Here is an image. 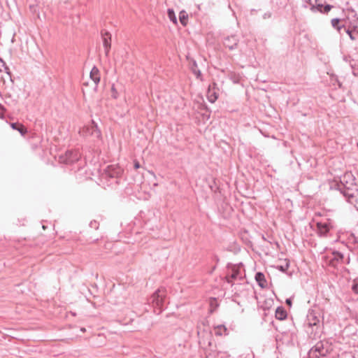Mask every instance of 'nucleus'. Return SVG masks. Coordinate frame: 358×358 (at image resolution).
<instances>
[{"label": "nucleus", "mask_w": 358, "mask_h": 358, "mask_svg": "<svg viewBox=\"0 0 358 358\" xmlns=\"http://www.w3.org/2000/svg\"><path fill=\"white\" fill-rule=\"evenodd\" d=\"M139 167H140L139 162H134V168H135V169H138Z\"/></svg>", "instance_id": "31"}, {"label": "nucleus", "mask_w": 358, "mask_h": 358, "mask_svg": "<svg viewBox=\"0 0 358 358\" xmlns=\"http://www.w3.org/2000/svg\"><path fill=\"white\" fill-rule=\"evenodd\" d=\"M80 331H85V328H81V329H80Z\"/></svg>", "instance_id": "33"}, {"label": "nucleus", "mask_w": 358, "mask_h": 358, "mask_svg": "<svg viewBox=\"0 0 358 358\" xmlns=\"http://www.w3.org/2000/svg\"><path fill=\"white\" fill-rule=\"evenodd\" d=\"M338 23H339V19L338 18H334L331 20V25L337 29L338 31H341L342 29H343V26L342 27H339L338 26Z\"/></svg>", "instance_id": "23"}, {"label": "nucleus", "mask_w": 358, "mask_h": 358, "mask_svg": "<svg viewBox=\"0 0 358 358\" xmlns=\"http://www.w3.org/2000/svg\"><path fill=\"white\" fill-rule=\"evenodd\" d=\"M166 296V290L163 288L158 289L149 299V303L152 304L155 309H157L158 313H160L164 303Z\"/></svg>", "instance_id": "1"}, {"label": "nucleus", "mask_w": 358, "mask_h": 358, "mask_svg": "<svg viewBox=\"0 0 358 358\" xmlns=\"http://www.w3.org/2000/svg\"><path fill=\"white\" fill-rule=\"evenodd\" d=\"M331 7H332V6H330V5H326V6H324V10H323V12H324V13H328L329 11H330V10H331ZM321 11L322 12V10H321Z\"/></svg>", "instance_id": "28"}, {"label": "nucleus", "mask_w": 358, "mask_h": 358, "mask_svg": "<svg viewBox=\"0 0 358 358\" xmlns=\"http://www.w3.org/2000/svg\"><path fill=\"white\" fill-rule=\"evenodd\" d=\"M207 98H208V100L210 102V103H214L215 102V101L218 98V94L217 93L215 92V89L213 88H211V87L210 86L209 88H208V92H207Z\"/></svg>", "instance_id": "14"}, {"label": "nucleus", "mask_w": 358, "mask_h": 358, "mask_svg": "<svg viewBox=\"0 0 358 358\" xmlns=\"http://www.w3.org/2000/svg\"><path fill=\"white\" fill-rule=\"evenodd\" d=\"M223 43L226 48H228L229 50H234L237 46L238 39L234 36H228L224 38Z\"/></svg>", "instance_id": "9"}, {"label": "nucleus", "mask_w": 358, "mask_h": 358, "mask_svg": "<svg viewBox=\"0 0 358 358\" xmlns=\"http://www.w3.org/2000/svg\"><path fill=\"white\" fill-rule=\"evenodd\" d=\"M90 77L92 81L94 83V90H96L98 86V84L100 82V73L99 70L97 67L94 66L90 73Z\"/></svg>", "instance_id": "8"}, {"label": "nucleus", "mask_w": 358, "mask_h": 358, "mask_svg": "<svg viewBox=\"0 0 358 358\" xmlns=\"http://www.w3.org/2000/svg\"><path fill=\"white\" fill-rule=\"evenodd\" d=\"M271 12H266L263 15V18L264 19H267V18H270L271 17Z\"/></svg>", "instance_id": "29"}, {"label": "nucleus", "mask_w": 358, "mask_h": 358, "mask_svg": "<svg viewBox=\"0 0 358 358\" xmlns=\"http://www.w3.org/2000/svg\"><path fill=\"white\" fill-rule=\"evenodd\" d=\"M343 29L344 31L349 35L350 38H351V36H352V27L351 26H348V27H345V25H343Z\"/></svg>", "instance_id": "25"}, {"label": "nucleus", "mask_w": 358, "mask_h": 358, "mask_svg": "<svg viewBox=\"0 0 358 358\" xmlns=\"http://www.w3.org/2000/svg\"><path fill=\"white\" fill-rule=\"evenodd\" d=\"M2 68L4 69V71L8 75L10 74L9 68L6 65V63L3 62V60L0 57V72L3 71Z\"/></svg>", "instance_id": "21"}, {"label": "nucleus", "mask_w": 358, "mask_h": 358, "mask_svg": "<svg viewBox=\"0 0 358 358\" xmlns=\"http://www.w3.org/2000/svg\"><path fill=\"white\" fill-rule=\"evenodd\" d=\"M289 267V262L288 261H287V259L285 260V264L277 266V268L282 272H285L288 269Z\"/></svg>", "instance_id": "22"}, {"label": "nucleus", "mask_w": 358, "mask_h": 358, "mask_svg": "<svg viewBox=\"0 0 358 358\" xmlns=\"http://www.w3.org/2000/svg\"><path fill=\"white\" fill-rule=\"evenodd\" d=\"M308 324L310 326H315L320 322L319 318L313 314H310L308 316Z\"/></svg>", "instance_id": "19"}, {"label": "nucleus", "mask_w": 358, "mask_h": 358, "mask_svg": "<svg viewBox=\"0 0 358 358\" xmlns=\"http://www.w3.org/2000/svg\"><path fill=\"white\" fill-rule=\"evenodd\" d=\"M168 16L171 22L174 24H177V17L173 9H168Z\"/></svg>", "instance_id": "20"}, {"label": "nucleus", "mask_w": 358, "mask_h": 358, "mask_svg": "<svg viewBox=\"0 0 358 358\" xmlns=\"http://www.w3.org/2000/svg\"><path fill=\"white\" fill-rule=\"evenodd\" d=\"M80 134L83 136H92L96 138H100L101 136V131L99 129L97 124L92 120V122L85 126L79 131Z\"/></svg>", "instance_id": "2"}, {"label": "nucleus", "mask_w": 358, "mask_h": 358, "mask_svg": "<svg viewBox=\"0 0 358 358\" xmlns=\"http://www.w3.org/2000/svg\"><path fill=\"white\" fill-rule=\"evenodd\" d=\"M317 234L320 236H325L332 228V225L329 220L326 221L317 222L316 223Z\"/></svg>", "instance_id": "6"}, {"label": "nucleus", "mask_w": 358, "mask_h": 358, "mask_svg": "<svg viewBox=\"0 0 358 358\" xmlns=\"http://www.w3.org/2000/svg\"><path fill=\"white\" fill-rule=\"evenodd\" d=\"M122 172V169L117 165H109L104 170L103 177L109 178H115L119 177Z\"/></svg>", "instance_id": "5"}, {"label": "nucleus", "mask_w": 358, "mask_h": 358, "mask_svg": "<svg viewBox=\"0 0 358 358\" xmlns=\"http://www.w3.org/2000/svg\"><path fill=\"white\" fill-rule=\"evenodd\" d=\"M179 20L183 26H186L188 21V15L185 10H182L179 13Z\"/></svg>", "instance_id": "17"}, {"label": "nucleus", "mask_w": 358, "mask_h": 358, "mask_svg": "<svg viewBox=\"0 0 358 358\" xmlns=\"http://www.w3.org/2000/svg\"><path fill=\"white\" fill-rule=\"evenodd\" d=\"M333 257L331 259V265L336 266V264L340 263L343 259V255L338 251H334L332 252Z\"/></svg>", "instance_id": "12"}, {"label": "nucleus", "mask_w": 358, "mask_h": 358, "mask_svg": "<svg viewBox=\"0 0 358 358\" xmlns=\"http://www.w3.org/2000/svg\"><path fill=\"white\" fill-rule=\"evenodd\" d=\"M255 280L257 281L258 285L262 288L266 287L267 282L264 273H262V272H257L255 274Z\"/></svg>", "instance_id": "10"}, {"label": "nucleus", "mask_w": 358, "mask_h": 358, "mask_svg": "<svg viewBox=\"0 0 358 358\" xmlns=\"http://www.w3.org/2000/svg\"><path fill=\"white\" fill-rule=\"evenodd\" d=\"M329 350L322 342H317L308 352L309 358H320L327 356Z\"/></svg>", "instance_id": "3"}, {"label": "nucleus", "mask_w": 358, "mask_h": 358, "mask_svg": "<svg viewBox=\"0 0 358 358\" xmlns=\"http://www.w3.org/2000/svg\"><path fill=\"white\" fill-rule=\"evenodd\" d=\"M256 12H257V10H255V9H251V10H250L251 15H253Z\"/></svg>", "instance_id": "32"}, {"label": "nucleus", "mask_w": 358, "mask_h": 358, "mask_svg": "<svg viewBox=\"0 0 358 358\" xmlns=\"http://www.w3.org/2000/svg\"><path fill=\"white\" fill-rule=\"evenodd\" d=\"M350 26L352 27V32L351 40L358 41V19H355L352 22H350Z\"/></svg>", "instance_id": "11"}, {"label": "nucleus", "mask_w": 358, "mask_h": 358, "mask_svg": "<svg viewBox=\"0 0 358 358\" xmlns=\"http://www.w3.org/2000/svg\"><path fill=\"white\" fill-rule=\"evenodd\" d=\"M357 147H358V143H357Z\"/></svg>", "instance_id": "35"}, {"label": "nucleus", "mask_w": 358, "mask_h": 358, "mask_svg": "<svg viewBox=\"0 0 358 358\" xmlns=\"http://www.w3.org/2000/svg\"><path fill=\"white\" fill-rule=\"evenodd\" d=\"M343 60L345 62H348L350 64V66L353 69L354 66H355V62L354 61V59H352L351 58L350 56H344L343 57Z\"/></svg>", "instance_id": "24"}, {"label": "nucleus", "mask_w": 358, "mask_h": 358, "mask_svg": "<svg viewBox=\"0 0 358 358\" xmlns=\"http://www.w3.org/2000/svg\"><path fill=\"white\" fill-rule=\"evenodd\" d=\"M11 127L13 129L17 130L22 135H24L27 133V129L22 124L17 123H12Z\"/></svg>", "instance_id": "18"}, {"label": "nucleus", "mask_w": 358, "mask_h": 358, "mask_svg": "<svg viewBox=\"0 0 358 358\" xmlns=\"http://www.w3.org/2000/svg\"><path fill=\"white\" fill-rule=\"evenodd\" d=\"M308 2L312 6H315V5H316L317 7H322V3H317V0H308Z\"/></svg>", "instance_id": "26"}, {"label": "nucleus", "mask_w": 358, "mask_h": 358, "mask_svg": "<svg viewBox=\"0 0 358 358\" xmlns=\"http://www.w3.org/2000/svg\"><path fill=\"white\" fill-rule=\"evenodd\" d=\"M102 38L106 53L108 54L110 48V34L108 32H106L105 34H102Z\"/></svg>", "instance_id": "13"}, {"label": "nucleus", "mask_w": 358, "mask_h": 358, "mask_svg": "<svg viewBox=\"0 0 358 358\" xmlns=\"http://www.w3.org/2000/svg\"><path fill=\"white\" fill-rule=\"evenodd\" d=\"M214 330H215V334L216 336H220L222 335L228 334L227 328L223 324H220V325L215 327Z\"/></svg>", "instance_id": "15"}, {"label": "nucleus", "mask_w": 358, "mask_h": 358, "mask_svg": "<svg viewBox=\"0 0 358 358\" xmlns=\"http://www.w3.org/2000/svg\"><path fill=\"white\" fill-rule=\"evenodd\" d=\"M80 154L77 150H68L64 155L59 157V162L66 164H71L78 161Z\"/></svg>", "instance_id": "4"}, {"label": "nucleus", "mask_w": 358, "mask_h": 358, "mask_svg": "<svg viewBox=\"0 0 358 358\" xmlns=\"http://www.w3.org/2000/svg\"><path fill=\"white\" fill-rule=\"evenodd\" d=\"M226 279L228 283L231 284V286L235 285L236 281L244 280V276L240 271L236 269H232L231 273L228 274L226 276Z\"/></svg>", "instance_id": "7"}, {"label": "nucleus", "mask_w": 358, "mask_h": 358, "mask_svg": "<svg viewBox=\"0 0 358 358\" xmlns=\"http://www.w3.org/2000/svg\"><path fill=\"white\" fill-rule=\"evenodd\" d=\"M286 303L291 306H292V299H287L286 301H285Z\"/></svg>", "instance_id": "30"}, {"label": "nucleus", "mask_w": 358, "mask_h": 358, "mask_svg": "<svg viewBox=\"0 0 358 358\" xmlns=\"http://www.w3.org/2000/svg\"><path fill=\"white\" fill-rule=\"evenodd\" d=\"M275 318L279 320H283L287 317V312L282 307H278L275 310Z\"/></svg>", "instance_id": "16"}, {"label": "nucleus", "mask_w": 358, "mask_h": 358, "mask_svg": "<svg viewBox=\"0 0 358 358\" xmlns=\"http://www.w3.org/2000/svg\"><path fill=\"white\" fill-rule=\"evenodd\" d=\"M317 3H322V0H317Z\"/></svg>", "instance_id": "34"}, {"label": "nucleus", "mask_w": 358, "mask_h": 358, "mask_svg": "<svg viewBox=\"0 0 358 358\" xmlns=\"http://www.w3.org/2000/svg\"><path fill=\"white\" fill-rule=\"evenodd\" d=\"M352 289L355 293L358 294V282H354Z\"/></svg>", "instance_id": "27"}]
</instances>
